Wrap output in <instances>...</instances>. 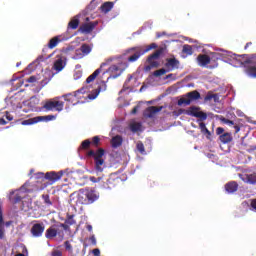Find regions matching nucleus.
Segmentation results:
<instances>
[{"instance_id":"obj_4","label":"nucleus","mask_w":256,"mask_h":256,"mask_svg":"<svg viewBox=\"0 0 256 256\" xmlns=\"http://www.w3.org/2000/svg\"><path fill=\"white\" fill-rule=\"evenodd\" d=\"M97 199H99L98 192L89 188L79 190L77 195V202L81 205H91Z\"/></svg>"},{"instance_id":"obj_49","label":"nucleus","mask_w":256,"mask_h":256,"mask_svg":"<svg viewBox=\"0 0 256 256\" xmlns=\"http://www.w3.org/2000/svg\"><path fill=\"white\" fill-rule=\"evenodd\" d=\"M94 256H101V250H99V248H96L92 251Z\"/></svg>"},{"instance_id":"obj_1","label":"nucleus","mask_w":256,"mask_h":256,"mask_svg":"<svg viewBox=\"0 0 256 256\" xmlns=\"http://www.w3.org/2000/svg\"><path fill=\"white\" fill-rule=\"evenodd\" d=\"M214 59H222L233 67H245V73L248 77L256 78V58H249L247 55H237L232 52L220 50L212 53Z\"/></svg>"},{"instance_id":"obj_31","label":"nucleus","mask_w":256,"mask_h":256,"mask_svg":"<svg viewBox=\"0 0 256 256\" xmlns=\"http://www.w3.org/2000/svg\"><path fill=\"white\" fill-rule=\"evenodd\" d=\"M70 29H77L79 27V15L75 16L68 24Z\"/></svg>"},{"instance_id":"obj_34","label":"nucleus","mask_w":256,"mask_h":256,"mask_svg":"<svg viewBox=\"0 0 256 256\" xmlns=\"http://www.w3.org/2000/svg\"><path fill=\"white\" fill-rule=\"evenodd\" d=\"M38 119H41V121H55L57 119V116L55 115L38 116Z\"/></svg>"},{"instance_id":"obj_12","label":"nucleus","mask_w":256,"mask_h":256,"mask_svg":"<svg viewBox=\"0 0 256 256\" xmlns=\"http://www.w3.org/2000/svg\"><path fill=\"white\" fill-rule=\"evenodd\" d=\"M103 91H107V82L100 81V83H98L97 89H95L91 94H88L87 97L88 99L93 101V99H97V97H99V94Z\"/></svg>"},{"instance_id":"obj_3","label":"nucleus","mask_w":256,"mask_h":256,"mask_svg":"<svg viewBox=\"0 0 256 256\" xmlns=\"http://www.w3.org/2000/svg\"><path fill=\"white\" fill-rule=\"evenodd\" d=\"M27 187H29V183L26 182L19 190L12 191L9 194V199L12 203H19L21 199H24L22 201V211H29L32 207L31 198H25V193L29 191Z\"/></svg>"},{"instance_id":"obj_2","label":"nucleus","mask_w":256,"mask_h":256,"mask_svg":"<svg viewBox=\"0 0 256 256\" xmlns=\"http://www.w3.org/2000/svg\"><path fill=\"white\" fill-rule=\"evenodd\" d=\"M105 155V151L103 149H99L97 152L90 150L88 152L89 157H94L95 159V170H96V176H90L89 179L92 183H99L100 187L102 189H111V184L113 181L119 182V178H117V175L111 174L110 177L107 179L104 175H101L99 173H103V169L105 168V160H103L101 157Z\"/></svg>"},{"instance_id":"obj_55","label":"nucleus","mask_w":256,"mask_h":256,"mask_svg":"<svg viewBox=\"0 0 256 256\" xmlns=\"http://www.w3.org/2000/svg\"><path fill=\"white\" fill-rule=\"evenodd\" d=\"M90 241H91L92 245H97V239L95 238V235H92L90 237Z\"/></svg>"},{"instance_id":"obj_9","label":"nucleus","mask_w":256,"mask_h":256,"mask_svg":"<svg viewBox=\"0 0 256 256\" xmlns=\"http://www.w3.org/2000/svg\"><path fill=\"white\" fill-rule=\"evenodd\" d=\"M201 99V94L197 92V90H194L192 92H188L186 95L183 96V98H180L178 100V105L181 107L183 105H191L193 101H197Z\"/></svg>"},{"instance_id":"obj_21","label":"nucleus","mask_w":256,"mask_h":256,"mask_svg":"<svg viewBox=\"0 0 256 256\" xmlns=\"http://www.w3.org/2000/svg\"><path fill=\"white\" fill-rule=\"evenodd\" d=\"M197 61H198V65H200V67H207V65H209V63H211V58H209V56H207L205 54H201L197 57Z\"/></svg>"},{"instance_id":"obj_35","label":"nucleus","mask_w":256,"mask_h":256,"mask_svg":"<svg viewBox=\"0 0 256 256\" xmlns=\"http://www.w3.org/2000/svg\"><path fill=\"white\" fill-rule=\"evenodd\" d=\"M84 57L85 55L83 54V52L80 49H78L76 50L75 55L72 56V59L79 60V59H83Z\"/></svg>"},{"instance_id":"obj_8","label":"nucleus","mask_w":256,"mask_h":256,"mask_svg":"<svg viewBox=\"0 0 256 256\" xmlns=\"http://www.w3.org/2000/svg\"><path fill=\"white\" fill-rule=\"evenodd\" d=\"M63 229L64 231H67L68 226L65 224L55 225L46 230V238L47 239H53L59 235L60 237H63Z\"/></svg>"},{"instance_id":"obj_23","label":"nucleus","mask_w":256,"mask_h":256,"mask_svg":"<svg viewBox=\"0 0 256 256\" xmlns=\"http://www.w3.org/2000/svg\"><path fill=\"white\" fill-rule=\"evenodd\" d=\"M62 41H65V38L63 36H56L50 39L48 43L49 49H55V47H57Z\"/></svg>"},{"instance_id":"obj_14","label":"nucleus","mask_w":256,"mask_h":256,"mask_svg":"<svg viewBox=\"0 0 256 256\" xmlns=\"http://www.w3.org/2000/svg\"><path fill=\"white\" fill-rule=\"evenodd\" d=\"M99 22L94 21V22H89V18H86V23L82 24L80 27L81 33H91L97 27Z\"/></svg>"},{"instance_id":"obj_30","label":"nucleus","mask_w":256,"mask_h":256,"mask_svg":"<svg viewBox=\"0 0 256 256\" xmlns=\"http://www.w3.org/2000/svg\"><path fill=\"white\" fill-rule=\"evenodd\" d=\"M220 141L221 143H231V141H233V136H231V133H224L220 135Z\"/></svg>"},{"instance_id":"obj_42","label":"nucleus","mask_w":256,"mask_h":256,"mask_svg":"<svg viewBox=\"0 0 256 256\" xmlns=\"http://www.w3.org/2000/svg\"><path fill=\"white\" fill-rule=\"evenodd\" d=\"M91 145V141L85 140L81 144V149H87Z\"/></svg>"},{"instance_id":"obj_44","label":"nucleus","mask_w":256,"mask_h":256,"mask_svg":"<svg viewBox=\"0 0 256 256\" xmlns=\"http://www.w3.org/2000/svg\"><path fill=\"white\" fill-rule=\"evenodd\" d=\"M37 81H39V78H37L36 76H31L27 79L28 83H37Z\"/></svg>"},{"instance_id":"obj_36","label":"nucleus","mask_w":256,"mask_h":256,"mask_svg":"<svg viewBox=\"0 0 256 256\" xmlns=\"http://www.w3.org/2000/svg\"><path fill=\"white\" fill-rule=\"evenodd\" d=\"M80 50L82 51V54L85 55H89L91 53V47H89L88 45H82Z\"/></svg>"},{"instance_id":"obj_58","label":"nucleus","mask_w":256,"mask_h":256,"mask_svg":"<svg viewBox=\"0 0 256 256\" xmlns=\"http://www.w3.org/2000/svg\"><path fill=\"white\" fill-rule=\"evenodd\" d=\"M69 51H73V47L70 46L64 50L65 53H69Z\"/></svg>"},{"instance_id":"obj_41","label":"nucleus","mask_w":256,"mask_h":256,"mask_svg":"<svg viewBox=\"0 0 256 256\" xmlns=\"http://www.w3.org/2000/svg\"><path fill=\"white\" fill-rule=\"evenodd\" d=\"M250 211H254V213H256V199L251 200Z\"/></svg>"},{"instance_id":"obj_53","label":"nucleus","mask_w":256,"mask_h":256,"mask_svg":"<svg viewBox=\"0 0 256 256\" xmlns=\"http://www.w3.org/2000/svg\"><path fill=\"white\" fill-rule=\"evenodd\" d=\"M52 256H63V254H62L61 251H59V250H54V251L52 252Z\"/></svg>"},{"instance_id":"obj_22","label":"nucleus","mask_w":256,"mask_h":256,"mask_svg":"<svg viewBox=\"0 0 256 256\" xmlns=\"http://www.w3.org/2000/svg\"><path fill=\"white\" fill-rule=\"evenodd\" d=\"M204 101L205 103H219V94H213L211 92H208L204 98Z\"/></svg>"},{"instance_id":"obj_16","label":"nucleus","mask_w":256,"mask_h":256,"mask_svg":"<svg viewBox=\"0 0 256 256\" xmlns=\"http://www.w3.org/2000/svg\"><path fill=\"white\" fill-rule=\"evenodd\" d=\"M45 231V225L43 223H36L31 228L33 237H41Z\"/></svg>"},{"instance_id":"obj_51","label":"nucleus","mask_w":256,"mask_h":256,"mask_svg":"<svg viewBox=\"0 0 256 256\" xmlns=\"http://www.w3.org/2000/svg\"><path fill=\"white\" fill-rule=\"evenodd\" d=\"M4 117H5V119H7V121H13V116H11V114H9V112H6Z\"/></svg>"},{"instance_id":"obj_19","label":"nucleus","mask_w":256,"mask_h":256,"mask_svg":"<svg viewBox=\"0 0 256 256\" xmlns=\"http://www.w3.org/2000/svg\"><path fill=\"white\" fill-rule=\"evenodd\" d=\"M53 69L56 71V73H59L65 69V60H63L61 56H58L55 60Z\"/></svg>"},{"instance_id":"obj_60","label":"nucleus","mask_w":256,"mask_h":256,"mask_svg":"<svg viewBox=\"0 0 256 256\" xmlns=\"http://www.w3.org/2000/svg\"><path fill=\"white\" fill-rule=\"evenodd\" d=\"M137 109H138V107L136 106V107H134V109L132 110V115H135V113H137Z\"/></svg>"},{"instance_id":"obj_63","label":"nucleus","mask_w":256,"mask_h":256,"mask_svg":"<svg viewBox=\"0 0 256 256\" xmlns=\"http://www.w3.org/2000/svg\"><path fill=\"white\" fill-rule=\"evenodd\" d=\"M11 223H13V222H11V221L6 222L5 223L6 227H9L11 225Z\"/></svg>"},{"instance_id":"obj_64","label":"nucleus","mask_w":256,"mask_h":256,"mask_svg":"<svg viewBox=\"0 0 256 256\" xmlns=\"http://www.w3.org/2000/svg\"><path fill=\"white\" fill-rule=\"evenodd\" d=\"M20 65H21V62H18V63L16 64L17 67H19Z\"/></svg>"},{"instance_id":"obj_38","label":"nucleus","mask_w":256,"mask_h":256,"mask_svg":"<svg viewBox=\"0 0 256 256\" xmlns=\"http://www.w3.org/2000/svg\"><path fill=\"white\" fill-rule=\"evenodd\" d=\"M199 128L202 133H207L208 135H211V132H209V129H207V126H205V123L200 122Z\"/></svg>"},{"instance_id":"obj_24","label":"nucleus","mask_w":256,"mask_h":256,"mask_svg":"<svg viewBox=\"0 0 256 256\" xmlns=\"http://www.w3.org/2000/svg\"><path fill=\"white\" fill-rule=\"evenodd\" d=\"M0 239L5 240V222H3V211L0 203Z\"/></svg>"},{"instance_id":"obj_6","label":"nucleus","mask_w":256,"mask_h":256,"mask_svg":"<svg viewBox=\"0 0 256 256\" xmlns=\"http://www.w3.org/2000/svg\"><path fill=\"white\" fill-rule=\"evenodd\" d=\"M87 93V90L85 87L81 88L80 90H77L74 93H68L66 95H63L64 101H67L68 103H71L72 105H79V103H85L83 101V95Z\"/></svg>"},{"instance_id":"obj_17","label":"nucleus","mask_w":256,"mask_h":256,"mask_svg":"<svg viewBox=\"0 0 256 256\" xmlns=\"http://www.w3.org/2000/svg\"><path fill=\"white\" fill-rule=\"evenodd\" d=\"M106 65H109V61L107 62H103L100 66V68H98L97 70H95L93 72V74H91L87 79H86V83L89 85V83H93V81H95V79H97V77L99 76V74L101 73V71L103 70V67H106Z\"/></svg>"},{"instance_id":"obj_27","label":"nucleus","mask_w":256,"mask_h":256,"mask_svg":"<svg viewBox=\"0 0 256 256\" xmlns=\"http://www.w3.org/2000/svg\"><path fill=\"white\" fill-rule=\"evenodd\" d=\"M37 123H41V118H39V116L24 120L21 122V125H35Z\"/></svg>"},{"instance_id":"obj_18","label":"nucleus","mask_w":256,"mask_h":256,"mask_svg":"<svg viewBox=\"0 0 256 256\" xmlns=\"http://www.w3.org/2000/svg\"><path fill=\"white\" fill-rule=\"evenodd\" d=\"M163 109V106L160 107H156V106H151L148 107L145 111H144V117H148V118H153L155 117L159 111H161Z\"/></svg>"},{"instance_id":"obj_62","label":"nucleus","mask_w":256,"mask_h":256,"mask_svg":"<svg viewBox=\"0 0 256 256\" xmlns=\"http://www.w3.org/2000/svg\"><path fill=\"white\" fill-rule=\"evenodd\" d=\"M237 115H239V117H243V112L237 111Z\"/></svg>"},{"instance_id":"obj_47","label":"nucleus","mask_w":256,"mask_h":256,"mask_svg":"<svg viewBox=\"0 0 256 256\" xmlns=\"http://www.w3.org/2000/svg\"><path fill=\"white\" fill-rule=\"evenodd\" d=\"M222 121H223V123H225V125H228L229 127L235 125V123H233V121L228 120V119H223Z\"/></svg>"},{"instance_id":"obj_54","label":"nucleus","mask_w":256,"mask_h":256,"mask_svg":"<svg viewBox=\"0 0 256 256\" xmlns=\"http://www.w3.org/2000/svg\"><path fill=\"white\" fill-rule=\"evenodd\" d=\"M57 173V175H58V177H59V180L61 179V177H63V175H65V173H67V171H65V170H61V171H59V172H56Z\"/></svg>"},{"instance_id":"obj_57","label":"nucleus","mask_w":256,"mask_h":256,"mask_svg":"<svg viewBox=\"0 0 256 256\" xmlns=\"http://www.w3.org/2000/svg\"><path fill=\"white\" fill-rule=\"evenodd\" d=\"M0 125H7V121H5V118H0Z\"/></svg>"},{"instance_id":"obj_25","label":"nucleus","mask_w":256,"mask_h":256,"mask_svg":"<svg viewBox=\"0 0 256 256\" xmlns=\"http://www.w3.org/2000/svg\"><path fill=\"white\" fill-rule=\"evenodd\" d=\"M238 187H239V185L235 181L229 182L225 185V189H226L227 193H235V191H237Z\"/></svg>"},{"instance_id":"obj_43","label":"nucleus","mask_w":256,"mask_h":256,"mask_svg":"<svg viewBox=\"0 0 256 256\" xmlns=\"http://www.w3.org/2000/svg\"><path fill=\"white\" fill-rule=\"evenodd\" d=\"M42 199L46 205H51V200L49 199V195H42Z\"/></svg>"},{"instance_id":"obj_45","label":"nucleus","mask_w":256,"mask_h":256,"mask_svg":"<svg viewBox=\"0 0 256 256\" xmlns=\"http://www.w3.org/2000/svg\"><path fill=\"white\" fill-rule=\"evenodd\" d=\"M64 245H65V249H66V251H73V247L71 246V244L69 243V241H66L65 243H64Z\"/></svg>"},{"instance_id":"obj_10","label":"nucleus","mask_w":256,"mask_h":256,"mask_svg":"<svg viewBox=\"0 0 256 256\" xmlns=\"http://www.w3.org/2000/svg\"><path fill=\"white\" fill-rule=\"evenodd\" d=\"M64 105L65 104L63 102L59 101L58 98H54V99L46 101V103L44 104V109H46L47 111L61 112Z\"/></svg>"},{"instance_id":"obj_7","label":"nucleus","mask_w":256,"mask_h":256,"mask_svg":"<svg viewBox=\"0 0 256 256\" xmlns=\"http://www.w3.org/2000/svg\"><path fill=\"white\" fill-rule=\"evenodd\" d=\"M127 67H129V65L126 62H121L110 66L109 69L106 71V73H109L110 75L107 78V81H109V79H117V77H121L123 71H125Z\"/></svg>"},{"instance_id":"obj_40","label":"nucleus","mask_w":256,"mask_h":256,"mask_svg":"<svg viewBox=\"0 0 256 256\" xmlns=\"http://www.w3.org/2000/svg\"><path fill=\"white\" fill-rule=\"evenodd\" d=\"M165 73H167V70L165 69L156 70L154 72V77H161V75H165Z\"/></svg>"},{"instance_id":"obj_50","label":"nucleus","mask_w":256,"mask_h":256,"mask_svg":"<svg viewBox=\"0 0 256 256\" xmlns=\"http://www.w3.org/2000/svg\"><path fill=\"white\" fill-rule=\"evenodd\" d=\"M224 132H225V129H223V128H221V127H218V128L216 129V133H217L218 135H223Z\"/></svg>"},{"instance_id":"obj_33","label":"nucleus","mask_w":256,"mask_h":256,"mask_svg":"<svg viewBox=\"0 0 256 256\" xmlns=\"http://www.w3.org/2000/svg\"><path fill=\"white\" fill-rule=\"evenodd\" d=\"M123 143L121 136H115L112 138V147H119Z\"/></svg>"},{"instance_id":"obj_48","label":"nucleus","mask_w":256,"mask_h":256,"mask_svg":"<svg viewBox=\"0 0 256 256\" xmlns=\"http://www.w3.org/2000/svg\"><path fill=\"white\" fill-rule=\"evenodd\" d=\"M66 223L68 225H74L75 224V220H73V216H70L67 220Z\"/></svg>"},{"instance_id":"obj_46","label":"nucleus","mask_w":256,"mask_h":256,"mask_svg":"<svg viewBox=\"0 0 256 256\" xmlns=\"http://www.w3.org/2000/svg\"><path fill=\"white\" fill-rule=\"evenodd\" d=\"M30 103H33L34 105H39V98L35 96L30 98Z\"/></svg>"},{"instance_id":"obj_39","label":"nucleus","mask_w":256,"mask_h":256,"mask_svg":"<svg viewBox=\"0 0 256 256\" xmlns=\"http://www.w3.org/2000/svg\"><path fill=\"white\" fill-rule=\"evenodd\" d=\"M183 53H186L187 55H193V48L189 45H184Z\"/></svg>"},{"instance_id":"obj_20","label":"nucleus","mask_w":256,"mask_h":256,"mask_svg":"<svg viewBox=\"0 0 256 256\" xmlns=\"http://www.w3.org/2000/svg\"><path fill=\"white\" fill-rule=\"evenodd\" d=\"M160 55H161V51H156L154 54L148 57V63L150 67H157V65H159V63L157 62V59H159Z\"/></svg>"},{"instance_id":"obj_13","label":"nucleus","mask_w":256,"mask_h":256,"mask_svg":"<svg viewBox=\"0 0 256 256\" xmlns=\"http://www.w3.org/2000/svg\"><path fill=\"white\" fill-rule=\"evenodd\" d=\"M36 177L38 179H42L43 177H45L47 179V181H51L52 183H56V181H59V176L57 174V172H48L46 174H44L43 172H39L38 174H36Z\"/></svg>"},{"instance_id":"obj_52","label":"nucleus","mask_w":256,"mask_h":256,"mask_svg":"<svg viewBox=\"0 0 256 256\" xmlns=\"http://www.w3.org/2000/svg\"><path fill=\"white\" fill-rule=\"evenodd\" d=\"M166 79H172V81H175L177 79V76H175V74H168L166 76Z\"/></svg>"},{"instance_id":"obj_61","label":"nucleus","mask_w":256,"mask_h":256,"mask_svg":"<svg viewBox=\"0 0 256 256\" xmlns=\"http://www.w3.org/2000/svg\"><path fill=\"white\" fill-rule=\"evenodd\" d=\"M87 230H88V231H93V226L88 225V226H87Z\"/></svg>"},{"instance_id":"obj_59","label":"nucleus","mask_w":256,"mask_h":256,"mask_svg":"<svg viewBox=\"0 0 256 256\" xmlns=\"http://www.w3.org/2000/svg\"><path fill=\"white\" fill-rule=\"evenodd\" d=\"M235 129V133H239V131H241V128H239V126H234Z\"/></svg>"},{"instance_id":"obj_15","label":"nucleus","mask_w":256,"mask_h":256,"mask_svg":"<svg viewBox=\"0 0 256 256\" xmlns=\"http://www.w3.org/2000/svg\"><path fill=\"white\" fill-rule=\"evenodd\" d=\"M241 181L248 183L249 185H256V173L239 174Z\"/></svg>"},{"instance_id":"obj_11","label":"nucleus","mask_w":256,"mask_h":256,"mask_svg":"<svg viewBox=\"0 0 256 256\" xmlns=\"http://www.w3.org/2000/svg\"><path fill=\"white\" fill-rule=\"evenodd\" d=\"M187 115H191L192 117H197L198 119H201V121H205L207 119V114L205 112L201 111V109L192 106L186 111Z\"/></svg>"},{"instance_id":"obj_56","label":"nucleus","mask_w":256,"mask_h":256,"mask_svg":"<svg viewBox=\"0 0 256 256\" xmlns=\"http://www.w3.org/2000/svg\"><path fill=\"white\" fill-rule=\"evenodd\" d=\"M99 141H100V139L98 138V136H95V137L93 138V143H94V145H97V144L99 143Z\"/></svg>"},{"instance_id":"obj_28","label":"nucleus","mask_w":256,"mask_h":256,"mask_svg":"<svg viewBox=\"0 0 256 256\" xmlns=\"http://www.w3.org/2000/svg\"><path fill=\"white\" fill-rule=\"evenodd\" d=\"M166 67L168 69H176L179 67V61H177L175 58H170L167 60Z\"/></svg>"},{"instance_id":"obj_29","label":"nucleus","mask_w":256,"mask_h":256,"mask_svg":"<svg viewBox=\"0 0 256 256\" xmlns=\"http://www.w3.org/2000/svg\"><path fill=\"white\" fill-rule=\"evenodd\" d=\"M130 129L133 133H137V131H143V125L140 122L133 121L130 124Z\"/></svg>"},{"instance_id":"obj_26","label":"nucleus","mask_w":256,"mask_h":256,"mask_svg":"<svg viewBox=\"0 0 256 256\" xmlns=\"http://www.w3.org/2000/svg\"><path fill=\"white\" fill-rule=\"evenodd\" d=\"M83 77V70H81V65L77 64L75 66L74 74H73V79L74 81H79Z\"/></svg>"},{"instance_id":"obj_5","label":"nucleus","mask_w":256,"mask_h":256,"mask_svg":"<svg viewBox=\"0 0 256 256\" xmlns=\"http://www.w3.org/2000/svg\"><path fill=\"white\" fill-rule=\"evenodd\" d=\"M156 47H157V44L152 43L149 46H147L146 49L143 46L131 48L129 50V53H131L132 55L128 58V61H130V63H134V61H137V59H139L141 55H145V53H149L151 49H156Z\"/></svg>"},{"instance_id":"obj_37","label":"nucleus","mask_w":256,"mask_h":256,"mask_svg":"<svg viewBox=\"0 0 256 256\" xmlns=\"http://www.w3.org/2000/svg\"><path fill=\"white\" fill-rule=\"evenodd\" d=\"M136 148H137V151H139V153H141V155H146L145 146L141 142L137 143Z\"/></svg>"},{"instance_id":"obj_32","label":"nucleus","mask_w":256,"mask_h":256,"mask_svg":"<svg viewBox=\"0 0 256 256\" xmlns=\"http://www.w3.org/2000/svg\"><path fill=\"white\" fill-rule=\"evenodd\" d=\"M113 2H105L102 6V12L103 13H109V11H111V9H113Z\"/></svg>"}]
</instances>
